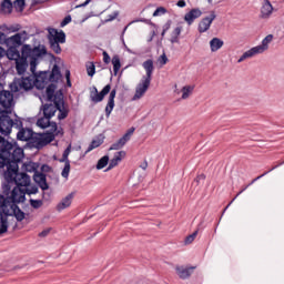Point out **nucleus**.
Returning <instances> with one entry per match:
<instances>
[{"mask_svg": "<svg viewBox=\"0 0 284 284\" xmlns=\"http://www.w3.org/2000/svg\"><path fill=\"white\" fill-rule=\"evenodd\" d=\"M8 50L6 51L4 54H7V58L10 61H17V59L21 58V53L19 52V49L17 47H7Z\"/></svg>", "mask_w": 284, "mask_h": 284, "instance_id": "nucleus-24", "label": "nucleus"}, {"mask_svg": "<svg viewBox=\"0 0 284 284\" xmlns=\"http://www.w3.org/2000/svg\"><path fill=\"white\" fill-rule=\"evenodd\" d=\"M142 68L145 70L146 74L142 78L141 82L135 88V93L133 95V101H139L145 97V92L150 90V83H152V74L154 73V61L146 60L142 63Z\"/></svg>", "mask_w": 284, "mask_h": 284, "instance_id": "nucleus-5", "label": "nucleus"}, {"mask_svg": "<svg viewBox=\"0 0 284 284\" xmlns=\"http://www.w3.org/2000/svg\"><path fill=\"white\" fill-rule=\"evenodd\" d=\"M140 168H141L142 170H148V161H144V162L140 165Z\"/></svg>", "mask_w": 284, "mask_h": 284, "instance_id": "nucleus-60", "label": "nucleus"}, {"mask_svg": "<svg viewBox=\"0 0 284 284\" xmlns=\"http://www.w3.org/2000/svg\"><path fill=\"white\" fill-rule=\"evenodd\" d=\"M196 236H199V231H195L191 235H187L184 240V245H192L194 241L196 240Z\"/></svg>", "mask_w": 284, "mask_h": 284, "instance_id": "nucleus-35", "label": "nucleus"}, {"mask_svg": "<svg viewBox=\"0 0 284 284\" xmlns=\"http://www.w3.org/2000/svg\"><path fill=\"white\" fill-rule=\"evenodd\" d=\"M71 150H72V146H71V145H69V146L64 150V152H63V154H62V159L60 160V163H68V161H70V160H68V156H70Z\"/></svg>", "mask_w": 284, "mask_h": 284, "instance_id": "nucleus-40", "label": "nucleus"}, {"mask_svg": "<svg viewBox=\"0 0 284 284\" xmlns=\"http://www.w3.org/2000/svg\"><path fill=\"white\" fill-rule=\"evenodd\" d=\"M48 234H50V229H47V230L40 232L39 236L42 239H45V236H48Z\"/></svg>", "mask_w": 284, "mask_h": 284, "instance_id": "nucleus-56", "label": "nucleus"}, {"mask_svg": "<svg viewBox=\"0 0 284 284\" xmlns=\"http://www.w3.org/2000/svg\"><path fill=\"white\" fill-rule=\"evenodd\" d=\"M21 126V118L17 116L16 113H0V134H2V136H9L12 132V128Z\"/></svg>", "mask_w": 284, "mask_h": 284, "instance_id": "nucleus-6", "label": "nucleus"}, {"mask_svg": "<svg viewBox=\"0 0 284 284\" xmlns=\"http://www.w3.org/2000/svg\"><path fill=\"white\" fill-rule=\"evenodd\" d=\"M23 156V149L17 145V142L6 141V138L0 135V168H7L8 181H12V174L17 172Z\"/></svg>", "mask_w": 284, "mask_h": 284, "instance_id": "nucleus-1", "label": "nucleus"}, {"mask_svg": "<svg viewBox=\"0 0 284 284\" xmlns=\"http://www.w3.org/2000/svg\"><path fill=\"white\" fill-rule=\"evenodd\" d=\"M170 28H172V20H169L164 26H163V30L161 36L165 37V33L168 32V30H170Z\"/></svg>", "mask_w": 284, "mask_h": 284, "instance_id": "nucleus-49", "label": "nucleus"}, {"mask_svg": "<svg viewBox=\"0 0 284 284\" xmlns=\"http://www.w3.org/2000/svg\"><path fill=\"white\" fill-rule=\"evenodd\" d=\"M13 214H14V216H16V220L19 222V223H21V221H23V219H26V213L23 212V211H21L20 209H19V206H14V209H13Z\"/></svg>", "mask_w": 284, "mask_h": 284, "instance_id": "nucleus-31", "label": "nucleus"}, {"mask_svg": "<svg viewBox=\"0 0 284 284\" xmlns=\"http://www.w3.org/2000/svg\"><path fill=\"white\" fill-rule=\"evenodd\" d=\"M202 14L200 9H191L190 12L185 13L184 21L187 22V26H192Z\"/></svg>", "mask_w": 284, "mask_h": 284, "instance_id": "nucleus-21", "label": "nucleus"}, {"mask_svg": "<svg viewBox=\"0 0 284 284\" xmlns=\"http://www.w3.org/2000/svg\"><path fill=\"white\" fill-rule=\"evenodd\" d=\"M54 97H57V93H54V90L48 88L47 89V99H48V101H50L51 103H54Z\"/></svg>", "mask_w": 284, "mask_h": 284, "instance_id": "nucleus-42", "label": "nucleus"}, {"mask_svg": "<svg viewBox=\"0 0 284 284\" xmlns=\"http://www.w3.org/2000/svg\"><path fill=\"white\" fill-rule=\"evenodd\" d=\"M23 189H24V192H26V194H37L38 192H39V187H37L36 185H33V186H30L29 189H28V186H22Z\"/></svg>", "mask_w": 284, "mask_h": 284, "instance_id": "nucleus-44", "label": "nucleus"}, {"mask_svg": "<svg viewBox=\"0 0 284 284\" xmlns=\"http://www.w3.org/2000/svg\"><path fill=\"white\" fill-rule=\"evenodd\" d=\"M33 181L39 185L43 191L49 190L50 185H48V180L45 178V173L36 172L33 175Z\"/></svg>", "mask_w": 284, "mask_h": 284, "instance_id": "nucleus-20", "label": "nucleus"}, {"mask_svg": "<svg viewBox=\"0 0 284 284\" xmlns=\"http://www.w3.org/2000/svg\"><path fill=\"white\" fill-rule=\"evenodd\" d=\"M6 57V49L0 47V59H3Z\"/></svg>", "mask_w": 284, "mask_h": 284, "instance_id": "nucleus-59", "label": "nucleus"}, {"mask_svg": "<svg viewBox=\"0 0 284 284\" xmlns=\"http://www.w3.org/2000/svg\"><path fill=\"white\" fill-rule=\"evenodd\" d=\"M8 232V219L0 215V234H6Z\"/></svg>", "mask_w": 284, "mask_h": 284, "instance_id": "nucleus-34", "label": "nucleus"}, {"mask_svg": "<svg viewBox=\"0 0 284 284\" xmlns=\"http://www.w3.org/2000/svg\"><path fill=\"white\" fill-rule=\"evenodd\" d=\"M23 34H28L26 31L21 33H16L14 36L8 38L7 47L21 48L23 45Z\"/></svg>", "mask_w": 284, "mask_h": 284, "instance_id": "nucleus-18", "label": "nucleus"}, {"mask_svg": "<svg viewBox=\"0 0 284 284\" xmlns=\"http://www.w3.org/2000/svg\"><path fill=\"white\" fill-rule=\"evenodd\" d=\"M274 36L268 34L262 40V44L257 47H253L252 49L247 50L240 57L237 63H243L246 59H252V57H256V54H263L267 48H270V43H272Z\"/></svg>", "mask_w": 284, "mask_h": 284, "instance_id": "nucleus-9", "label": "nucleus"}, {"mask_svg": "<svg viewBox=\"0 0 284 284\" xmlns=\"http://www.w3.org/2000/svg\"><path fill=\"white\" fill-rule=\"evenodd\" d=\"M65 79L68 88H72V82L70 81V70L65 71Z\"/></svg>", "mask_w": 284, "mask_h": 284, "instance_id": "nucleus-54", "label": "nucleus"}, {"mask_svg": "<svg viewBox=\"0 0 284 284\" xmlns=\"http://www.w3.org/2000/svg\"><path fill=\"white\" fill-rule=\"evenodd\" d=\"M192 92H194V87L192 85H185L182 88V99H190V94H192Z\"/></svg>", "mask_w": 284, "mask_h": 284, "instance_id": "nucleus-30", "label": "nucleus"}, {"mask_svg": "<svg viewBox=\"0 0 284 284\" xmlns=\"http://www.w3.org/2000/svg\"><path fill=\"white\" fill-rule=\"evenodd\" d=\"M57 93L54 95L53 103H44L40 108V114L42 113V116L37 120L38 128H41L42 130L51 129L52 132H57L59 126L57 125V122H51L50 119L57 114Z\"/></svg>", "mask_w": 284, "mask_h": 284, "instance_id": "nucleus-4", "label": "nucleus"}, {"mask_svg": "<svg viewBox=\"0 0 284 284\" xmlns=\"http://www.w3.org/2000/svg\"><path fill=\"white\" fill-rule=\"evenodd\" d=\"M68 23H72V16H67L60 23L61 28H65Z\"/></svg>", "mask_w": 284, "mask_h": 284, "instance_id": "nucleus-50", "label": "nucleus"}, {"mask_svg": "<svg viewBox=\"0 0 284 284\" xmlns=\"http://www.w3.org/2000/svg\"><path fill=\"white\" fill-rule=\"evenodd\" d=\"M234 201H236V197H234L229 205H232V203H234Z\"/></svg>", "mask_w": 284, "mask_h": 284, "instance_id": "nucleus-64", "label": "nucleus"}, {"mask_svg": "<svg viewBox=\"0 0 284 284\" xmlns=\"http://www.w3.org/2000/svg\"><path fill=\"white\" fill-rule=\"evenodd\" d=\"M283 164H284V161L281 162L280 164L273 166L270 171L264 172L262 175H258L257 178L252 180L251 185H252V183H256V181H258V179H263V176H266V174H270V172H273V170H276V168H278L280 165H283Z\"/></svg>", "mask_w": 284, "mask_h": 284, "instance_id": "nucleus-39", "label": "nucleus"}, {"mask_svg": "<svg viewBox=\"0 0 284 284\" xmlns=\"http://www.w3.org/2000/svg\"><path fill=\"white\" fill-rule=\"evenodd\" d=\"M194 270H196V266H183V265H176L175 272L182 281H185L194 274Z\"/></svg>", "mask_w": 284, "mask_h": 284, "instance_id": "nucleus-14", "label": "nucleus"}, {"mask_svg": "<svg viewBox=\"0 0 284 284\" xmlns=\"http://www.w3.org/2000/svg\"><path fill=\"white\" fill-rule=\"evenodd\" d=\"M110 90H112V85L106 84L101 92L99 93V90L97 87H93L90 91V99L93 103H101L103 99H105L106 94H110Z\"/></svg>", "mask_w": 284, "mask_h": 284, "instance_id": "nucleus-11", "label": "nucleus"}, {"mask_svg": "<svg viewBox=\"0 0 284 284\" xmlns=\"http://www.w3.org/2000/svg\"><path fill=\"white\" fill-rule=\"evenodd\" d=\"M50 43V48L53 52H55V54H61V45L59 44L60 42H52V41H49Z\"/></svg>", "mask_w": 284, "mask_h": 284, "instance_id": "nucleus-38", "label": "nucleus"}, {"mask_svg": "<svg viewBox=\"0 0 284 284\" xmlns=\"http://www.w3.org/2000/svg\"><path fill=\"white\" fill-rule=\"evenodd\" d=\"M57 112H58V121H63L68 119L70 114V109L65 105V101L63 100V93L57 92Z\"/></svg>", "mask_w": 284, "mask_h": 284, "instance_id": "nucleus-10", "label": "nucleus"}, {"mask_svg": "<svg viewBox=\"0 0 284 284\" xmlns=\"http://www.w3.org/2000/svg\"><path fill=\"white\" fill-rule=\"evenodd\" d=\"M16 130H19L17 133L18 141H32V136H34V131L29 128H16Z\"/></svg>", "mask_w": 284, "mask_h": 284, "instance_id": "nucleus-17", "label": "nucleus"}, {"mask_svg": "<svg viewBox=\"0 0 284 284\" xmlns=\"http://www.w3.org/2000/svg\"><path fill=\"white\" fill-rule=\"evenodd\" d=\"M74 199V194H68L62 201L57 205L58 212H62V210H67L72 205V200Z\"/></svg>", "mask_w": 284, "mask_h": 284, "instance_id": "nucleus-23", "label": "nucleus"}, {"mask_svg": "<svg viewBox=\"0 0 284 284\" xmlns=\"http://www.w3.org/2000/svg\"><path fill=\"white\" fill-rule=\"evenodd\" d=\"M181 32H183V27H176L171 33L170 42L179 43V37H181Z\"/></svg>", "mask_w": 284, "mask_h": 284, "instance_id": "nucleus-28", "label": "nucleus"}, {"mask_svg": "<svg viewBox=\"0 0 284 284\" xmlns=\"http://www.w3.org/2000/svg\"><path fill=\"white\" fill-rule=\"evenodd\" d=\"M14 8H19V10H23V8H26V0H16Z\"/></svg>", "mask_w": 284, "mask_h": 284, "instance_id": "nucleus-51", "label": "nucleus"}, {"mask_svg": "<svg viewBox=\"0 0 284 284\" xmlns=\"http://www.w3.org/2000/svg\"><path fill=\"white\" fill-rule=\"evenodd\" d=\"M119 165V162L113 158L110 163L108 170H112L113 168H116Z\"/></svg>", "mask_w": 284, "mask_h": 284, "instance_id": "nucleus-53", "label": "nucleus"}, {"mask_svg": "<svg viewBox=\"0 0 284 284\" xmlns=\"http://www.w3.org/2000/svg\"><path fill=\"white\" fill-rule=\"evenodd\" d=\"M215 19L216 12L210 11V14L207 17H204L199 23L197 30L200 34H203V32H207V30H210Z\"/></svg>", "mask_w": 284, "mask_h": 284, "instance_id": "nucleus-12", "label": "nucleus"}, {"mask_svg": "<svg viewBox=\"0 0 284 284\" xmlns=\"http://www.w3.org/2000/svg\"><path fill=\"white\" fill-rule=\"evenodd\" d=\"M112 65H113V72L114 74H119V70H121V58L119 55H113L112 60Z\"/></svg>", "mask_w": 284, "mask_h": 284, "instance_id": "nucleus-29", "label": "nucleus"}, {"mask_svg": "<svg viewBox=\"0 0 284 284\" xmlns=\"http://www.w3.org/2000/svg\"><path fill=\"white\" fill-rule=\"evenodd\" d=\"M195 181H197V183H199V181H205V174L197 175Z\"/></svg>", "mask_w": 284, "mask_h": 284, "instance_id": "nucleus-58", "label": "nucleus"}, {"mask_svg": "<svg viewBox=\"0 0 284 284\" xmlns=\"http://www.w3.org/2000/svg\"><path fill=\"white\" fill-rule=\"evenodd\" d=\"M49 41H55V43H65V32H59L57 29H51L49 31Z\"/></svg>", "mask_w": 284, "mask_h": 284, "instance_id": "nucleus-19", "label": "nucleus"}, {"mask_svg": "<svg viewBox=\"0 0 284 284\" xmlns=\"http://www.w3.org/2000/svg\"><path fill=\"white\" fill-rule=\"evenodd\" d=\"M54 136H63V129L52 131V129H47V132L43 134H34L31 138L33 145L41 150V148H45V145L52 143L54 141Z\"/></svg>", "mask_w": 284, "mask_h": 284, "instance_id": "nucleus-7", "label": "nucleus"}, {"mask_svg": "<svg viewBox=\"0 0 284 284\" xmlns=\"http://www.w3.org/2000/svg\"><path fill=\"white\" fill-rule=\"evenodd\" d=\"M109 162H110V156H108V155L102 156V158L98 161L97 170H103V168H105Z\"/></svg>", "mask_w": 284, "mask_h": 284, "instance_id": "nucleus-32", "label": "nucleus"}, {"mask_svg": "<svg viewBox=\"0 0 284 284\" xmlns=\"http://www.w3.org/2000/svg\"><path fill=\"white\" fill-rule=\"evenodd\" d=\"M245 190H247V186H245L244 189H242V190L236 194L235 199H236L237 196H241V194H243V193L245 192Z\"/></svg>", "mask_w": 284, "mask_h": 284, "instance_id": "nucleus-62", "label": "nucleus"}, {"mask_svg": "<svg viewBox=\"0 0 284 284\" xmlns=\"http://www.w3.org/2000/svg\"><path fill=\"white\" fill-rule=\"evenodd\" d=\"M4 180L7 183H14L17 186L11 191V196L0 195V207L8 210L12 207V203H23L26 201V189L30 187V175L27 173H19V166L14 173L11 174V180H8L4 172Z\"/></svg>", "mask_w": 284, "mask_h": 284, "instance_id": "nucleus-2", "label": "nucleus"}, {"mask_svg": "<svg viewBox=\"0 0 284 284\" xmlns=\"http://www.w3.org/2000/svg\"><path fill=\"white\" fill-rule=\"evenodd\" d=\"M160 63H161V65H165L168 63V55H165V53H163L160 57Z\"/></svg>", "mask_w": 284, "mask_h": 284, "instance_id": "nucleus-55", "label": "nucleus"}, {"mask_svg": "<svg viewBox=\"0 0 284 284\" xmlns=\"http://www.w3.org/2000/svg\"><path fill=\"white\" fill-rule=\"evenodd\" d=\"M34 88V79L31 77L14 80L10 90H0V113L14 114V92H28Z\"/></svg>", "mask_w": 284, "mask_h": 284, "instance_id": "nucleus-3", "label": "nucleus"}, {"mask_svg": "<svg viewBox=\"0 0 284 284\" xmlns=\"http://www.w3.org/2000/svg\"><path fill=\"white\" fill-rule=\"evenodd\" d=\"M114 99H116V89H112L109 95L108 104L105 106L106 119H110L112 110H114Z\"/></svg>", "mask_w": 284, "mask_h": 284, "instance_id": "nucleus-22", "label": "nucleus"}, {"mask_svg": "<svg viewBox=\"0 0 284 284\" xmlns=\"http://www.w3.org/2000/svg\"><path fill=\"white\" fill-rule=\"evenodd\" d=\"M104 139L105 138L103 135H99L95 139H93L87 152H92V150H97V148H100V145H103Z\"/></svg>", "mask_w": 284, "mask_h": 284, "instance_id": "nucleus-27", "label": "nucleus"}, {"mask_svg": "<svg viewBox=\"0 0 284 284\" xmlns=\"http://www.w3.org/2000/svg\"><path fill=\"white\" fill-rule=\"evenodd\" d=\"M10 183H14V182H7V184H3L2 186L4 196H10V190H11Z\"/></svg>", "mask_w": 284, "mask_h": 284, "instance_id": "nucleus-48", "label": "nucleus"}, {"mask_svg": "<svg viewBox=\"0 0 284 284\" xmlns=\"http://www.w3.org/2000/svg\"><path fill=\"white\" fill-rule=\"evenodd\" d=\"M2 12H12V1H3L1 3Z\"/></svg>", "mask_w": 284, "mask_h": 284, "instance_id": "nucleus-37", "label": "nucleus"}, {"mask_svg": "<svg viewBox=\"0 0 284 284\" xmlns=\"http://www.w3.org/2000/svg\"><path fill=\"white\" fill-rule=\"evenodd\" d=\"M224 44H225V42H223V40H221L219 38H213L210 41L211 52H219V50H221V48H223Z\"/></svg>", "mask_w": 284, "mask_h": 284, "instance_id": "nucleus-25", "label": "nucleus"}, {"mask_svg": "<svg viewBox=\"0 0 284 284\" xmlns=\"http://www.w3.org/2000/svg\"><path fill=\"white\" fill-rule=\"evenodd\" d=\"M45 54V49L41 47L31 48L29 44L22 45V55L30 59V71L32 74H37V64L39 57Z\"/></svg>", "mask_w": 284, "mask_h": 284, "instance_id": "nucleus-8", "label": "nucleus"}, {"mask_svg": "<svg viewBox=\"0 0 284 284\" xmlns=\"http://www.w3.org/2000/svg\"><path fill=\"white\" fill-rule=\"evenodd\" d=\"M29 64H28V58L27 55H23V51H21V58H18L16 61V71L17 74L20 77L26 74L28 71Z\"/></svg>", "mask_w": 284, "mask_h": 284, "instance_id": "nucleus-15", "label": "nucleus"}, {"mask_svg": "<svg viewBox=\"0 0 284 284\" xmlns=\"http://www.w3.org/2000/svg\"><path fill=\"white\" fill-rule=\"evenodd\" d=\"M102 55H103V62L108 65L111 61L110 54H108V51H103Z\"/></svg>", "mask_w": 284, "mask_h": 284, "instance_id": "nucleus-52", "label": "nucleus"}, {"mask_svg": "<svg viewBox=\"0 0 284 284\" xmlns=\"http://www.w3.org/2000/svg\"><path fill=\"white\" fill-rule=\"evenodd\" d=\"M168 13V9H165L164 7H159L154 12H153V17H161L162 14H166Z\"/></svg>", "mask_w": 284, "mask_h": 284, "instance_id": "nucleus-45", "label": "nucleus"}, {"mask_svg": "<svg viewBox=\"0 0 284 284\" xmlns=\"http://www.w3.org/2000/svg\"><path fill=\"white\" fill-rule=\"evenodd\" d=\"M274 12V7L270 0H264L260 9V19H270Z\"/></svg>", "mask_w": 284, "mask_h": 284, "instance_id": "nucleus-16", "label": "nucleus"}, {"mask_svg": "<svg viewBox=\"0 0 284 284\" xmlns=\"http://www.w3.org/2000/svg\"><path fill=\"white\" fill-rule=\"evenodd\" d=\"M37 168H39V165H37V163H34V162H29V163L24 164L26 172H34V174H36Z\"/></svg>", "mask_w": 284, "mask_h": 284, "instance_id": "nucleus-36", "label": "nucleus"}, {"mask_svg": "<svg viewBox=\"0 0 284 284\" xmlns=\"http://www.w3.org/2000/svg\"><path fill=\"white\" fill-rule=\"evenodd\" d=\"M61 175L63 176V179H68V176H70V161L64 162V168Z\"/></svg>", "mask_w": 284, "mask_h": 284, "instance_id": "nucleus-41", "label": "nucleus"}, {"mask_svg": "<svg viewBox=\"0 0 284 284\" xmlns=\"http://www.w3.org/2000/svg\"><path fill=\"white\" fill-rule=\"evenodd\" d=\"M3 213V214H6V215H8V211H6V209H3V207H0V213Z\"/></svg>", "mask_w": 284, "mask_h": 284, "instance_id": "nucleus-63", "label": "nucleus"}, {"mask_svg": "<svg viewBox=\"0 0 284 284\" xmlns=\"http://www.w3.org/2000/svg\"><path fill=\"white\" fill-rule=\"evenodd\" d=\"M125 156H126L125 151H120L114 154L113 159H115L118 163H121L123 159H125Z\"/></svg>", "mask_w": 284, "mask_h": 284, "instance_id": "nucleus-43", "label": "nucleus"}, {"mask_svg": "<svg viewBox=\"0 0 284 284\" xmlns=\"http://www.w3.org/2000/svg\"><path fill=\"white\" fill-rule=\"evenodd\" d=\"M30 205L34 210H39V207H41V205H43V201H41V200H30Z\"/></svg>", "mask_w": 284, "mask_h": 284, "instance_id": "nucleus-46", "label": "nucleus"}, {"mask_svg": "<svg viewBox=\"0 0 284 284\" xmlns=\"http://www.w3.org/2000/svg\"><path fill=\"white\" fill-rule=\"evenodd\" d=\"M60 79H61V70L59 69V65L54 64L50 73L49 80L51 81V83H58Z\"/></svg>", "mask_w": 284, "mask_h": 284, "instance_id": "nucleus-26", "label": "nucleus"}, {"mask_svg": "<svg viewBox=\"0 0 284 284\" xmlns=\"http://www.w3.org/2000/svg\"><path fill=\"white\" fill-rule=\"evenodd\" d=\"M176 6H178V8H185L187 6V3H185V0H179L176 2Z\"/></svg>", "mask_w": 284, "mask_h": 284, "instance_id": "nucleus-57", "label": "nucleus"}, {"mask_svg": "<svg viewBox=\"0 0 284 284\" xmlns=\"http://www.w3.org/2000/svg\"><path fill=\"white\" fill-rule=\"evenodd\" d=\"M85 68L88 77H94V74H97V65H94L93 62H88Z\"/></svg>", "mask_w": 284, "mask_h": 284, "instance_id": "nucleus-33", "label": "nucleus"}, {"mask_svg": "<svg viewBox=\"0 0 284 284\" xmlns=\"http://www.w3.org/2000/svg\"><path fill=\"white\" fill-rule=\"evenodd\" d=\"M0 45L8 47V36L3 31H0Z\"/></svg>", "mask_w": 284, "mask_h": 284, "instance_id": "nucleus-47", "label": "nucleus"}, {"mask_svg": "<svg viewBox=\"0 0 284 284\" xmlns=\"http://www.w3.org/2000/svg\"><path fill=\"white\" fill-rule=\"evenodd\" d=\"M92 0H87L85 2H83L82 4L79 6V8H85V6H88L89 3H91Z\"/></svg>", "mask_w": 284, "mask_h": 284, "instance_id": "nucleus-61", "label": "nucleus"}, {"mask_svg": "<svg viewBox=\"0 0 284 284\" xmlns=\"http://www.w3.org/2000/svg\"><path fill=\"white\" fill-rule=\"evenodd\" d=\"M134 126L129 129L125 133L124 136L120 138L116 142H114L109 150H121L130 139H132V134H134Z\"/></svg>", "mask_w": 284, "mask_h": 284, "instance_id": "nucleus-13", "label": "nucleus"}]
</instances>
